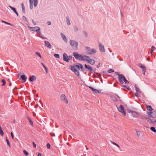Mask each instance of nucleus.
<instances>
[{"mask_svg": "<svg viewBox=\"0 0 156 156\" xmlns=\"http://www.w3.org/2000/svg\"><path fill=\"white\" fill-rule=\"evenodd\" d=\"M69 43L71 46L74 49L76 50L78 48V44L75 41L70 40Z\"/></svg>", "mask_w": 156, "mask_h": 156, "instance_id": "obj_1", "label": "nucleus"}, {"mask_svg": "<svg viewBox=\"0 0 156 156\" xmlns=\"http://www.w3.org/2000/svg\"><path fill=\"white\" fill-rule=\"evenodd\" d=\"M118 78L119 81L121 83H123V81H124L126 84H127L129 83V82L126 80L125 77L122 74H121V75L119 76Z\"/></svg>", "mask_w": 156, "mask_h": 156, "instance_id": "obj_2", "label": "nucleus"}, {"mask_svg": "<svg viewBox=\"0 0 156 156\" xmlns=\"http://www.w3.org/2000/svg\"><path fill=\"white\" fill-rule=\"evenodd\" d=\"M72 56L71 55L67 56L66 53H64L63 54V60L64 61L68 62L69 60H72Z\"/></svg>", "mask_w": 156, "mask_h": 156, "instance_id": "obj_3", "label": "nucleus"}, {"mask_svg": "<svg viewBox=\"0 0 156 156\" xmlns=\"http://www.w3.org/2000/svg\"><path fill=\"white\" fill-rule=\"evenodd\" d=\"M28 27L30 30L35 31L37 33H39V34L41 33L40 28L39 27H31L29 26H28Z\"/></svg>", "mask_w": 156, "mask_h": 156, "instance_id": "obj_4", "label": "nucleus"}, {"mask_svg": "<svg viewBox=\"0 0 156 156\" xmlns=\"http://www.w3.org/2000/svg\"><path fill=\"white\" fill-rule=\"evenodd\" d=\"M60 99L65 103L67 104L68 103V101L65 94H63L61 95Z\"/></svg>", "mask_w": 156, "mask_h": 156, "instance_id": "obj_5", "label": "nucleus"}, {"mask_svg": "<svg viewBox=\"0 0 156 156\" xmlns=\"http://www.w3.org/2000/svg\"><path fill=\"white\" fill-rule=\"evenodd\" d=\"M118 109L120 112L122 113L124 116L126 115V113L125 111L124 107L122 105H121L118 108Z\"/></svg>", "mask_w": 156, "mask_h": 156, "instance_id": "obj_6", "label": "nucleus"}, {"mask_svg": "<svg viewBox=\"0 0 156 156\" xmlns=\"http://www.w3.org/2000/svg\"><path fill=\"white\" fill-rule=\"evenodd\" d=\"M99 49L101 52H104L105 51V49L104 48V46L100 43H99Z\"/></svg>", "mask_w": 156, "mask_h": 156, "instance_id": "obj_7", "label": "nucleus"}, {"mask_svg": "<svg viewBox=\"0 0 156 156\" xmlns=\"http://www.w3.org/2000/svg\"><path fill=\"white\" fill-rule=\"evenodd\" d=\"M140 66L142 69V72L143 73V74L144 75H145V73L146 72V67L144 65H142L141 64H139Z\"/></svg>", "mask_w": 156, "mask_h": 156, "instance_id": "obj_8", "label": "nucleus"}, {"mask_svg": "<svg viewBox=\"0 0 156 156\" xmlns=\"http://www.w3.org/2000/svg\"><path fill=\"white\" fill-rule=\"evenodd\" d=\"M87 61L90 64L92 65H94L95 63V61L93 59H89V58H88Z\"/></svg>", "mask_w": 156, "mask_h": 156, "instance_id": "obj_9", "label": "nucleus"}, {"mask_svg": "<svg viewBox=\"0 0 156 156\" xmlns=\"http://www.w3.org/2000/svg\"><path fill=\"white\" fill-rule=\"evenodd\" d=\"M36 80V76L34 75H32L29 78V80L30 82H33Z\"/></svg>", "mask_w": 156, "mask_h": 156, "instance_id": "obj_10", "label": "nucleus"}, {"mask_svg": "<svg viewBox=\"0 0 156 156\" xmlns=\"http://www.w3.org/2000/svg\"><path fill=\"white\" fill-rule=\"evenodd\" d=\"M75 66L79 69L80 70V69L81 70H82L83 66L80 63H77V64H76Z\"/></svg>", "mask_w": 156, "mask_h": 156, "instance_id": "obj_11", "label": "nucleus"}, {"mask_svg": "<svg viewBox=\"0 0 156 156\" xmlns=\"http://www.w3.org/2000/svg\"><path fill=\"white\" fill-rule=\"evenodd\" d=\"M132 115L133 118H137L139 116V113L135 111H134Z\"/></svg>", "mask_w": 156, "mask_h": 156, "instance_id": "obj_12", "label": "nucleus"}, {"mask_svg": "<svg viewBox=\"0 0 156 156\" xmlns=\"http://www.w3.org/2000/svg\"><path fill=\"white\" fill-rule=\"evenodd\" d=\"M82 57L81 60L82 61H87V60L88 59V58H89V56L84 55H82L81 56Z\"/></svg>", "mask_w": 156, "mask_h": 156, "instance_id": "obj_13", "label": "nucleus"}, {"mask_svg": "<svg viewBox=\"0 0 156 156\" xmlns=\"http://www.w3.org/2000/svg\"><path fill=\"white\" fill-rule=\"evenodd\" d=\"M97 52L96 49L94 48H92L90 51L88 52V54L89 55H92L93 53H95Z\"/></svg>", "mask_w": 156, "mask_h": 156, "instance_id": "obj_14", "label": "nucleus"}, {"mask_svg": "<svg viewBox=\"0 0 156 156\" xmlns=\"http://www.w3.org/2000/svg\"><path fill=\"white\" fill-rule=\"evenodd\" d=\"M89 87L92 90V91L94 93H100V92H99V90L95 89L94 88L91 87Z\"/></svg>", "mask_w": 156, "mask_h": 156, "instance_id": "obj_15", "label": "nucleus"}, {"mask_svg": "<svg viewBox=\"0 0 156 156\" xmlns=\"http://www.w3.org/2000/svg\"><path fill=\"white\" fill-rule=\"evenodd\" d=\"M45 45L47 47H48L49 48H51V46L50 44L48 41H44Z\"/></svg>", "mask_w": 156, "mask_h": 156, "instance_id": "obj_16", "label": "nucleus"}, {"mask_svg": "<svg viewBox=\"0 0 156 156\" xmlns=\"http://www.w3.org/2000/svg\"><path fill=\"white\" fill-rule=\"evenodd\" d=\"M85 67L87 69L90 71H92V67L89 65H87L86 64H85L84 65Z\"/></svg>", "mask_w": 156, "mask_h": 156, "instance_id": "obj_17", "label": "nucleus"}, {"mask_svg": "<svg viewBox=\"0 0 156 156\" xmlns=\"http://www.w3.org/2000/svg\"><path fill=\"white\" fill-rule=\"evenodd\" d=\"M21 79L23 80L24 81V82H25L26 81L27 79V77L25 75H22L20 76Z\"/></svg>", "mask_w": 156, "mask_h": 156, "instance_id": "obj_18", "label": "nucleus"}, {"mask_svg": "<svg viewBox=\"0 0 156 156\" xmlns=\"http://www.w3.org/2000/svg\"><path fill=\"white\" fill-rule=\"evenodd\" d=\"M61 36L63 39V40L65 41L66 42H67V39L65 35L62 33H61Z\"/></svg>", "mask_w": 156, "mask_h": 156, "instance_id": "obj_19", "label": "nucleus"}, {"mask_svg": "<svg viewBox=\"0 0 156 156\" xmlns=\"http://www.w3.org/2000/svg\"><path fill=\"white\" fill-rule=\"evenodd\" d=\"M9 7L14 12L17 16H18V14L16 11L15 8L11 6H9Z\"/></svg>", "mask_w": 156, "mask_h": 156, "instance_id": "obj_20", "label": "nucleus"}, {"mask_svg": "<svg viewBox=\"0 0 156 156\" xmlns=\"http://www.w3.org/2000/svg\"><path fill=\"white\" fill-rule=\"evenodd\" d=\"M29 5H30V9H33V0H29Z\"/></svg>", "mask_w": 156, "mask_h": 156, "instance_id": "obj_21", "label": "nucleus"}, {"mask_svg": "<svg viewBox=\"0 0 156 156\" xmlns=\"http://www.w3.org/2000/svg\"><path fill=\"white\" fill-rule=\"evenodd\" d=\"M147 114L149 115V116L150 117L154 118L153 115V112H147Z\"/></svg>", "mask_w": 156, "mask_h": 156, "instance_id": "obj_22", "label": "nucleus"}, {"mask_svg": "<svg viewBox=\"0 0 156 156\" xmlns=\"http://www.w3.org/2000/svg\"><path fill=\"white\" fill-rule=\"evenodd\" d=\"M70 70L73 71L74 72L75 70H76V69L75 68V67L73 66H70Z\"/></svg>", "mask_w": 156, "mask_h": 156, "instance_id": "obj_23", "label": "nucleus"}, {"mask_svg": "<svg viewBox=\"0 0 156 156\" xmlns=\"http://www.w3.org/2000/svg\"><path fill=\"white\" fill-rule=\"evenodd\" d=\"M73 56L75 58H76L79 55V54L77 52H74L73 53Z\"/></svg>", "mask_w": 156, "mask_h": 156, "instance_id": "obj_24", "label": "nucleus"}, {"mask_svg": "<svg viewBox=\"0 0 156 156\" xmlns=\"http://www.w3.org/2000/svg\"><path fill=\"white\" fill-rule=\"evenodd\" d=\"M34 1V5L35 7H36L37 6V3H38V0H33Z\"/></svg>", "mask_w": 156, "mask_h": 156, "instance_id": "obj_25", "label": "nucleus"}, {"mask_svg": "<svg viewBox=\"0 0 156 156\" xmlns=\"http://www.w3.org/2000/svg\"><path fill=\"white\" fill-rule=\"evenodd\" d=\"M66 18V23L68 25H69L70 24V22L69 17L67 16Z\"/></svg>", "mask_w": 156, "mask_h": 156, "instance_id": "obj_26", "label": "nucleus"}, {"mask_svg": "<svg viewBox=\"0 0 156 156\" xmlns=\"http://www.w3.org/2000/svg\"><path fill=\"white\" fill-rule=\"evenodd\" d=\"M74 72L78 76H80V73L79 71L77 70L76 69V70H75Z\"/></svg>", "mask_w": 156, "mask_h": 156, "instance_id": "obj_27", "label": "nucleus"}, {"mask_svg": "<svg viewBox=\"0 0 156 156\" xmlns=\"http://www.w3.org/2000/svg\"><path fill=\"white\" fill-rule=\"evenodd\" d=\"M148 111H151L153 109L152 108L151 106L146 105Z\"/></svg>", "mask_w": 156, "mask_h": 156, "instance_id": "obj_28", "label": "nucleus"}, {"mask_svg": "<svg viewBox=\"0 0 156 156\" xmlns=\"http://www.w3.org/2000/svg\"><path fill=\"white\" fill-rule=\"evenodd\" d=\"M134 87L136 90V92L140 94L141 92L139 89L137 87V86H135Z\"/></svg>", "mask_w": 156, "mask_h": 156, "instance_id": "obj_29", "label": "nucleus"}, {"mask_svg": "<svg viewBox=\"0 0 156 156\" xmlns=\"http://www.w3.org/2000/svg\"><path fill=\"white\" fill-rule=\"evenodd\" d=\"M150 129L151 130V131H153L154 133H156V130L155 128H154V127H151Z\"/></svg>", "mask_w": 156, "mask_h": 156, "instance_id": "obj_30", "label": "nucleus"}, {"mask_svg": "<svg viewBox=\"0 0 156 156\" xmlns=\"http://www.w3.org/2000/svg\"><path fill=\"white\" fill-rule=\"evenodd\" d=\"M4 134V132L1 128V127H0V135L1 136H3Z\"/></svg>", "mask_w": 156, "mask_h": 156, "instance_id": "obj_31", "label": "nucleus"}, {"mask_svg": "<svg viewBox=\"0 0 156 156\" xmlns=\"http://www.w3.org/2000/svg\"><path fill=\"white\" fill-rule=\"evenodd\" d=\"M111 143L112 144L116 146L118 148H119L120 147L119 145L116 143L113 142H112Z\"/></svg>", "mask_w": 156, "mask_h": 156, "instance_id": "obj_32", "label": "nucleus"}, {"mask_svg": "<svg viewBox=\"0 0 156 156\" xmlns=\"http://www.w3.org/2000/svg\"><path fill=\"white\" fill-rule=\"evenodd\" d=\"M27 118H28V120L29 121V122H30V124L32 125H33V122L31 120V119L29 117H28Z\"/></svg>", "mask_w": 156, "mask_h": 156, "instance_id": "obj_33", "label": "nucleus"}, {"mask_svg": "<svg viewBox=\"0 0 156 156\" xmlns=\"http://www.w3.org/2000/svg\"><path fill=\"white\" fill-rule=\"evenodd\" d=\"M155 48L154 46H152L151 48V53L155 50Z\"/></svg>", "mask_w": 156, "mask_h": 156, "instance_id": "obj_34", "label": "nucleus"}, {"mask_svg": "<svg viewBox=\"0 0 156 156\" xmlns=\"http://www.w3.org/2000/svg\"><path fill=\"white\" fill-rule=\"evenodd\" d=\"M73 29L75 32L77 31L78 30L77 27L76 26H73Z\"/></svg>", "mask_w": 156, "mask_h": 156, "instance_id": "obj_35", "label": "nucleus"}, {"mask_svg": "<svg viewBox=\"0 0 156 156\" xmlns=\"http://www.w3.org/2000/svg\"><path fill=\"white\" fill-rule=\"evenodd\" d=\"M6 142H7V143L8 145L9 146V147H10V145L9 142L7 138H6Z\"/></svg>", "mask_w": 156, "mask_h": 156, "instance_id": "obj_36", "label": "nucleus"}, {"mask_svg": "<svg viewBox=\"0 0 156 156\" xmlns=\"http://www.w3.org/2000/svg\"><path fill=\"white\" fill-rule=\"evenodd\" d=\"M86 50L88 53V52L90 51V48L86 46L85 47Z\"/></svg>", "mask_w": 156, "mask_h": 156, "instance_id": "obj_37", "label": "nucleus"}, {"mask_svg": "<svg viewBox=\"0 0 156 156\" xmlns=\"http://www.w3.org/2000/svg\"><path fill=\"white\" fill-rule=\"evenodd\" d=\"M82 55L79 54V56H78V57L76 58V59H78L79 60H81V56Z\"/></svg>", "mask_w": 156, "mask_h": 156, "instance_id": "obj_38", "label": "nucleus"}, {"mask_svg": "<svg viewBox=\"0 0 156 156\" xmlns=\"http://www.w3.org/2000/svg\"><path fill=\"white\" fill-rule=\"evenodd\" d=\"M83 34L84 35L85 37H86L88 36V35L87 33L85 31H83Z\"/></svg>", "mask_w": 156, "mask_h": 156, "instance_id": "obj_39", "label": "nucleus"}, {"mask_svg": "<svg viewBox=\"0 0 156 156\" xmlns=\"http://www.w3.org/2000/svg\"><path fill=\"white\" fill-rule=\"evenodd\" d=\"M54 56L56 58H59V55L58 54H55L54 55Z\"/></svg>", "mask_w": 156, "mask_h": 156, "instance_id": "obj_40", "label": "nucleus"}, {"mask_svg": "<svg viewBox=\"0 0 156 156\" xmlns=\"http://www.w3.org/2000/svg\"><path fill=\"white\" fill-rule=\"evenodd\" d=\"M114 72V70H113V69H109V70H108V73H113V72Z\"/></svg>", "mask_w": 156, "mask_h": 156, "instance_id": "obj_41", "label": "nucleus"}, {"mask_svg": "<svg viewBox=\"0 0 156 156\" xmlns=\"http://www.w3.org/2000/svg\"><path fill=\"white\" fill-rule=\"evenodd\" d=\"M23 152L26 156H27L28 154V153L26 150H24Z\"/></svg>", "mask_w": 156, "mask_h": 156, "instance_id": "obj_42", "label": "nucleus"}, {"mask_svg": "<svg viewBox=\"0 0 156 156\" xmlns=\"http://www.w3.org/2000/svg\"><path fill=\"white\" fill-rule=\"evenodd\" d=\"M36 54L39 56V57L40 58H42V57H41V55L40 54V53L39 52H36Z\"/></svg>", "mask_w": 156, "mask_h": 156, "instance_id": "obj_43", "label": "nucleus"}, {"mask_svg": "<svg viewBox=\"0 0 156 156\" xmlns=\"http://www.w3.org/2000/svg\"><path fill=\"white\" fill-rule=\"evenodd\" d=\"M2 22L3 23H4L5 24H8V25H11V24L9 23H8L7 22H6L5 21H3V20H2Z\"/></svg>", "mask_w": 156, "mask_h": 156, "instance_id": "obj_44", "label": "nucleus"}, {"mask_svg": "<svg viewBox=\"0 0 156 156\" xmlns=\"http://www.w3.org/2000/svg\"><path fill=\"white\" fill-rule=\"evenodd\" d=\"M2 82L3 83L2 85L3 86V85H5L6 83V82H5V80H2Z\"/></svg>", "mask_w": 156, "mask_h": 156, "instance_id": "obj_45", "label": "nucleus"}, {"mask_svg": "<svg viewBox=\"0 0 156 156\" xmlns=\"http://www.w3.org/2000/svg\"><path fill=\"white\" fill-rule=\"evenodd\" d=\"M144 118L146 119L148 122H151V120L147 117H144Z\"/></svg>", "mask_w": 156, "mask_h": 156, "instance_id": "obj_46", "label": "nucleus"}, {"mask_svg": "<svg viewBox=\"0 0 156 156\" xmlns=\"http://www.w3.org/2000/svg\"><path fill=\"white\" fill-rule=\"evenodd\" d=\"M47 147L48 149L50 148V145L49 143H48L47 144Z\"/></svg>", "mask_w": 156, "mask_h": 156, "instance_id": "obj_47", "label": "nucleus"}, {"mask_svg": "<svg viewBox=\"0 0 156 156\" xmlns=\"http://www.w3.org/2000/svg\"><path fill=\"white\" fill-rule=\"evenodd\" d=\"M22 18L23 19V20L26 21H27V19L26 18L25 16H23L22 17Z\"/></svg>", "mask_w": 156, "mask_h": 156, "instance_id": "obj_48", "label": "nucleus"}, {"mask_svg": "<svg viewBox=\"0 0 156 156\" xmlns=\"http://www.w3.org/2000/svg\"><path fill=\"white\" fill-rule=\"evenodd\" d=\"M140 94V93L136 92L135 93V95L137 97H139L140 96L139 95Z\"/></svg>", "mask_w": 156, "mask_h": 156, "instance_id": "obj_49", "label": "nucleus"}, {"mask_svg": "<svg viewBox=\"0 0 156 156\" xmlns=\"http://www.w3.org/2000/svg\"><path fill=\"white\" fill-rule=\"evenodd\" d=\"M10 134L11 136V137L12 139H14V136L13 133L12 132L10 133Z\"/></svg>", "mask_w": 156, "mask_h": 156, "instance_id": "obj_50", "label": "nucleus"}, {"mask_svg": "<svg viewBox=\"0 0 156 156\" xmlns=\"http://www.w3.org/2000/svg\"><path fill=\"white\" fill-rule=\"evenodd\" d=\"M47 24L48 25H51V22L50 21H48L47 22Z\"/></svg>", "mask_w": 156, "mask_h": 156, "instance_id": "obj_51", "label": "nucleus"}, {"mask_svg": "<svg viewBox=\"0 0 156 156\" xmlns=\"http://www.w3.org/2000/svg\"><path fill=\"white\" fill-rule=\"evenodd\" d=\"M115 73L116 75H118V77L120 75H121V74H120L118 72H115Z\"/></svg>", "mask_w": 156, "mask_h": 156, "instance_id": "obj_52", "label": "nucleus"}, {"mask_svg": "<svg viewBox=\"0 0 156 156\" xmlns=\"http://www.w3.org/2000/svg\"><path fill=\"white\" fill-rule=\"evenodd\" d=\"M45 70V71H46V73H48V69L47 68L45 67L44 68Z\"/></svg>", "mask_w": 156, "mask_h": 156, "instance_id": "obj_53", "label": "nucleus"}, {"mask_svg": "<svg viewBox=\"0 0 156 156\" xmlns=\"http://www.w3.org/2000/svg\"><path fill=\"white\" fill-rule=\"evenodd\" d=\"M137 134L138 136L140 135V131H137Z\"/></svg>", "mask_w": 156, "mask_h": 156, "instance_id": "obj_54", "label": "nucleus"}, {"mask_svg": "<svg viewBox=\"0 0 156 156\" xmlns=\"http://www.w3.org/2000/svg\"><path fill=\"white\" fill-rule=\"evenodd\" d=\"M134 111H133L131 110H129V112L130 114H132Z\"/></svg>", "mask_w": 156, "mask_h": 156, "instance_id": "obj_55", "label": "nucleus"}, {"mask_svg": "<svg viewBox=\"0 0 156 156\" xmlns=\"http://www.w3.org/2000/svg\"><path fill=\"white\" fill-rule=\"evenodd\" d=\"M22 8H25L24 6L23 3L21 4Z\"/></svg>", "mask_w": 156, "mask_h": 156, "instance_id": "obj_56", "label": "nucleus"}, {"mask_svg": "<svg viewBox=\"0 0 156 156\" xmlns=\"http://www.w3.org/2000/svg\"><path fill=\"white\" fill-rule=\"evenodd\" d=\"M33 146H34V147L35 148V147H36V144H35V143H34V142H33Z\"/></svg>", "mask_w": 156, "mask_h": 156, "instance_id": "obj_57", "label": "nucleus"}, {"mask_svg": "<svg viewBox=\"0 0 156 156\" xmlns=\"http://www.w3.org/2000/svg\"><path fill=\"white\" fill-rule=\"evenodd\" d=\"M32 23H33L34 24V25H36V23H35L34 21V20H32Z\"/></svg>", "mask_w": 156, "mask_h": 156, "instance_id": "obj_58", "label": "nucleus"}, {"mask_svg": "<svg viewBox=\"0 0 156 156\" xmlns=\"http://www.w3.org/2000/svg\"><path fill=\"white\" fill-rule=\"evenodd\" d=\"M22 10L24 13L25 12V8H22Z\"/></svg>", "mask_w": 156, "mask_h": 156, "instance_id": "obj_59", "label": "nucleus"}, {"mask_svg": "<svg viewBox=\"0 0 156 156\" xmlns=\"http://www.w3.org/2000/svg\"><path fill=\"white\" fill-rule=\"evenodd\" d=\"M37 156H41V154L40 153H38L37 155Z\"/></svg>", "mask_w": 156, "mask_h": 156, "instance_id": "obj_60", "label": "nucleus"}, {"mask_svg": "<svg viewBox=\"0 0 156 156\" xmlns=\"http://www.w3.org/2000/svg\"><path fill=\"white\" fill-rule=\"evenodd\" d=\"M41 64H42V65L44 68L46 67L43 63H42Z\"/></svg>", "mask_w": 156, "mask_h": 156, "instance_id": "obj_61", "label": "nucleus"}, {"mask_svg": "<svg viewBox=\"0 0 156 156\" xmlns=\"http://www.w3.org/2000/svg\"><path fill=\"white\" fill-rule=\"evenodd\" d=\"M154 122L155 123H156V120H155L154 121Z\"/></svg>", "mask_w": 156, "mask_h": 156, "instance_id": "obj_62", "label": "nucleus"}, {"mask_svg": "<svg viewBox=\"0 0 156 156\" xmlns=\"http://www.w3.org/2000/svg\"><path fill=\"white\" fill-rule=\"evenodd\" d=\"M147 60H149V58H148L147 59Z\"/></svg>", "mask_w": 156, "mask_h": 156, "instance_id": "obj_63", "label": "nucleus"}, {"mask_svg": "<svg viewBox=\"0 0 156 156\" xmlns=\"http://www.w3.org/2000/svg\"><path fill=\"white\" fill-rule=\"evenodd\" d=\"M9 85V86H11V83H10Z\"/></svg>", "mask_w": 156, "mask_h": 156, "instance_id": "obj_64", "label": "nucleus"}]
</instances>
